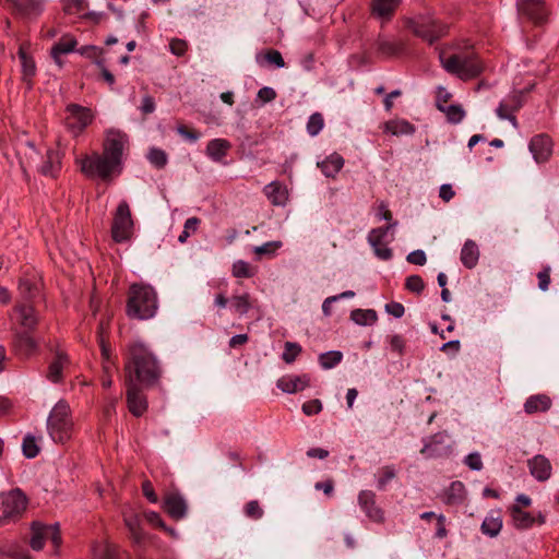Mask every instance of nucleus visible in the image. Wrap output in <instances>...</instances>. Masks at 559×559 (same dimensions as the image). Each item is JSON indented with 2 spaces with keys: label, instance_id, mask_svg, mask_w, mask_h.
I'll use <instances>...</instances> for the list:
<instances>
[{
  "label": "nucleus",
  "instance_id": "nucleus-1",
  "mask_svg": "<svg viewBox=\"0 0 559 559\" xmlns=\"http://www.w3.org/2000/svg\"><path fill=\"white\" fill-rule=\"evenodd\" d=\"M163 370L155 354L142 342L129 345L124 361V380H133L144 388L158 384Z\"/></svg>",
  "mask_w": 559,
  "mask_h": 559
},
{
  "label": "nucleus",
  "instance_id": "nucleus-2",
  "mask_svg": "<svg viewBox=\"0 0 559 559\" xmlns=\"http://www.w3.org/2000/svg\"><path fill=\"white\" fill-rule=\"evenodd\" d=\"M157 310L156 293L150 285L132 284L128 293L127 316L130 319L147 320Z\"/></svg>",
  "mask_w": 559,
  "mask_h": 559
},
{
  "label": "nucleus",
  "instance_id": "nucleus-3",
  "mask_svg": "<svg viewBox=\"0 0 559 559\" xmlns=\"http://www.w3.org/2000/svg\"><path fill=\"white\" fill-rule=\"evenodd\" d=\"M78 164L85 177L90 179L99 178L105 182H111L115 177L122 173V167H119L104 154L97 152L78 159Z\"/></svg>",
  "mask_w": 559,
  "mask_h": 559
},
{
  "label": "nucleus",
  "instance_id": "nucleus-4",
  "mask_svg": "<svg viewBox=\"0 0 559 559\" xmlns=\"http://www.w3.org/2000/svg\"><path fill=\"white\" fill-rule=\"evenodd\" d=\"M47 429L55 442L64 443L72 435L73 420L69 404L59 401L49 414Z\"/></svg>",
  "mask_w": 559,
  "mask_h": 559
},
{
  "label": "nucleus",
  "instance_id": "nucleus-5",
  "mask_svg": "<svg viewBox=\"0 0 559 559\" xmlns=\"http://www.w3.org/2000/svg\"><path fill=\"white\" fill-rule=\"evenodd\" d=\"M442 64L449 73L465 81L477 78L484 71L481 60L475 55H451L442 59Z\"/></svg>",
  "mask_w": 559,
  "mask_h": 559
},
{
  "label": "nucleus",
  "instance_id": "nucleus-6",
  "mask_svg": "<svg viewBox=\"0 0 559 559\" xmlns=\"http://www.w3.org/2000/svg\"><path fill=\"white\" fill-rule=\"evenodd\" d=\"M27 499L19 488L0 493V527L16 522L26 509Z\"/></svg>",
  "mask_w": 559,
  "mask_h": 559
},
{
  "label": "nucleus",
  "instance_id": "nucleus-7",
  "mask_svg": "<svg viewBox=\"0 0 559 559\" xmlns=\"http://www.w3.org/2000/svg\"><path fill=\"white\" fill-rule=\"evenodd\" d=\"M408 27L416 36L423 38L429 44H433L448 32V26L445 24L433 19L429 14L417 15L415 19L408 22Z\"/></svg>",
  "mask_w": 559,
  "mask_h": 559
},
{
  "label": "nucleus",
  "instance_id": "nucleus-8",
  "mask_svg": "<svg viewBox=\"0 0 559 559\" xmlns=\"http://www.w3.org/2000/svg\"><path fill=\"white\" fill-rule=\"evenodd\" d=\"M129 145V136L126 132L119 129H108L105 132L103 143V153L106 157L111 159L116 165L123 168V151Z\"/></svg>",
  "mask_w": 559,
  "mask_h": 559
},
{
  "label": "nucleus",
  "instance_id": "nucleus-9",
  "mask_svg": "<svg viewBox=\"0 0 559 559\" xmlns=\"http://www.w3.org/2000/svg\"><path fill=\"white\" fill-rule=\"evenodd\" d=\"M133 219L129 203L126 200L120 201L112 218L111 237L116 242L129 240L133 231Z\"/></svg>",
  "mask_w": 559,
  "mask_h": 559
},
{
  "label": "nucleus",
  "instance_id": "nucleus-10",
  "mask_svg": "<svg viewBox=\"0 0 559 559\" xmlns=\"http://www.w3.org/2000/svg\"><path fill=\"white\" fill-rule=\"evenodd\" d=\"M67 112L66 126L74 135L82 133L94 119V115L90 108L78 104L68 105Z\"/></svg>",
  "mask_w": 559,
  "mask_h": 559
},
{
  "label": "nucleus",
  "instance_id": "nucleus-11",
  "mask_svg": "<svg viewBox=\"0 0 559 559\" xmlns=\"http://www.w3.org/2000/svg\"><path fill=\"white\" fill-rule=\"evenodd\" d=\"M124 385L129 412L135 417H141L147 409V399L143 393L145 388L131 379L124 380Z\"/></svg>",
  "mask_w": 559,
  "mask_h": 559
},
{
  "label": "nucleus",
  "instance_id": "nucleus-12",
  "mask_svg": "<svg viewBox=\"0 0 559 559\" xmlns=\"http://www.w3.org/2000/svg\"><path fill=\"white\" fill-rule=\"evenodd\" d=\"M38 349L37 342L32 337L31 332L17 331L14 334L13 352L22 358L27 359L32 357Z\"/></svg>",
  "mask_w": 559,
  "mask_h": 559
},
{
  "label": "nucleus",
  "instance_id": "nucleus-13",
  "mask_svg": "<svg viewBox=\"0 0 559 559\" xmlns=\"http://www.w3.org/2000/svg\"><path fill=\"white\" fill-rule=\"evenodd\" d=\"M519 11L535 24H542L546 21L547 11L544 0H522L519 3Z\"/></svg>",
  "mask_w": 559,
  "mask_h": 559
},
{
  "label": "nucleus",
  "instance_id": "nucleus-14",
  "mask_svg": "<svg viewBox=\"0 0 559 559\" xmlns=\"http://www.w3.org/2000/svg\"><path fill=\"white\" fill-rule=\"evenodd\" d=\"M447 437L444 432H438L431 436L428 441L425 442L420 453L428 459L448 455L450 453V447L445 444Z\"/></svg>",
  "mask_w": 559,
  "mask_h": 559
},
{
  "label": "nucleus",
  "instance_id": "nucleus-15",
  "mask_svg": "<svg viewBox=\"0 0 559 559\" xmlns=\"http://www.w3.org/2000/svg\"><path fill=\"white\" fill-rule=\"evenodd\" d=\"M358 503L366 515L376 523L384 521V512L376 504V495L371 490H362L358 495Z\"/></svg>",
  "mask_w": 559,
  "mask_h": 559
},
{
  "label": "nucleus",
  "instance_id": "nucleus-16",
  "mask_svg": "<svg viewBox=\"0 0 559 559\" xmlns=\"http://www.w3.org/2000/svg\"><path fill=\"white\" fill-rule=\"evenodd\" d=\"M17 314V322L24 329L23 331L32 332L36 329L39 317L31 302H22L14 307Z\"/></svg>",
  "mask_w": 559,
  "mask_h": 559
},
{
  "label": "nucleus",
  "instance_id": "nucleus-17",
  "mask_svg": "<svg viewBox=\"0 0 559 559\" xmlns=\"http://www.w3.org/2000/svg\"><path fill=\"white\" fill-rule=\"evenodd\" d=\"M164 511L174 520H181L187 514V502L179 492H169L165 496Z\"/></svg>",
  "mask_w": 559,
  "mask_h": 559
},
{
  "label": "nucleus",
  "instance_id": "nucleus-18",
  "mask_svg": "<svg viewBox=\"0 0 559 559\" xmlns=\"http://www.w3.org/2000/svg\"><path fill=\"white\" fill-rule=\"evenodd\" d=\"M531 475L540 483L551 477L552 466L550 461L543 454H536L527 461Z\"/></svg>",
  "mask_w": 559,
  "mask_h": 559
},
{
  "label": "nucleus",
  "instance_id": "nucleus-19",
  "mask_svg": "<svg viewBox=\"0 0 559 559\" xmlns=\"http://www.w3.org/2000/svg\"><path fill=\"white\" fill-rule=\"evenodd\" d=\"M530 151L537 163L546 162L552 152V143L548 135H535L530 142Z\"/></svg>",
  "mask_w": 559,
  "mask_h": 559
},
{
  "label": "nucleus",
  "instance_id": "nucleus-20",
  "mask_svg": "<svg viewBox=\"0 0 559 559\" xmlns=\"http://www.w3.org/2000/svg\"><path fill=\"white\" fill-rule=\"evenodd\" d=\"M310 384V377L308 374L301 376H284L276 382V386L285 393H297L302 391Z\"/></svg>",
  "mask_w": 559,
  "mask_h": 559
},
{
  "label": "nucleus",
  "instance_id": "nucleus-21",
  "mask_svg": "<svg viewBox=\"0 0 559 559\" xmlns=\"http://www.w3.org/2000/svg\"><path fill=\"white\" fill-rule=\"evenodd\" d=\"M5 2L10 4L14 13L24 17L38 16L43 11L40 0H5Z\"/></svg>",
  "mask_w": 559,
  "mask_h": 559
},
{
  "label": "nucleus",
  "instance_id": "nucleus-22",
  "mask_svg": "<svg viewBox=\"0 0 559 559\" xmlns=\"http://www.w3.org/2000/svg\"><path fill=\"white\" fill-rule=\"evenodd\" d=\"M76 44H78V41L72 35H70V34L63 35L59 39V41H57L51 47V51H50L51 58L59 67H62L63 62H62L60 56L63 53H70V52L74 51Z\"/></svg>",
  "mask_w": 559,
  "mask_h": 559
},
{
  "label": "nucleus",
  "instance_id": "nucleus-23",
  "mask_svg": "<svg viewBox=\"0 0 559 559\" xmlns=\"http://www.w3.org/2000/svg\"><path fill=\"white\" fill-rule=\"evenodd\" d=\"M513 525L516 530H528L535 524V516L522 510L519 504H513L509 508Z\"/></svg>",
  "mask_w": 559,
  "mask_h": 559
},
{
  "label": "nucleus",
  "instance_id": "nucleus-24",
  "mask_svg": "<svg viewBox=\"0 0 559 559\" xmlns=\"http://www.w3.org/2000/svg\"><path fill=\"white\" fill-rule=\"evenodd\" d=\"M401 2L402 0H372L371 13L377 17L390 20Z\"/></svg>",
  "mask_w": 559,
  "mask_h": 559
},
{
  "label": "nucleus",
  "instance_id": "nucleus-25",
  "mask_svg": "<svg viewBox=\"0 0 559 559\" xmlns=\"http://www.w3.org/2000/svg\"><path fill=\"white\" fill-rule=\"evenodd\" d=\"M69 364L68 355L63 352H56L55 358L49 364L47 378L53 383L62 380V370Z\"/></svg>",
  "mask_w": 559,
  "mask_h": 559
},
{
  "label": "nucleus",
  "instance_id": "nucleus-26",
  "mask_svg": "<svg viewBox=\"0 0 559 559\" xmlns=\"http://www.w3.org/2000/svg\"><path fill=\"white\" fill-rule=\"evenodd\" d=\"M231 144L225 139H213L206 145V155L214 162H222L230 150Z\"/></svg>",
  "mask_w": 559,
  "mask_h": 559
},
{
  "label": "nucleus",
  "instance_id": "nucleus-27",
  "mask_svg": "<svg viewBox=\"0 0 559 559\" xmlns=\"http://www.w3.org/2000/svg\"><path fill=\"white\" fill-rule=\"evenodd\" d=\"M551 407V400L546 394H536L530 396L525 404L524 411L526 414H534L537 412H547Z\"/></svg>",
  "mask_w": 559,
  "mask_h": 559
},
{
  "label": "nucleus",
  "instance_id": "nucleus-28",
  "mask_svg": "<svg viewBox=\"0 0 559 559\" xmlns=\"http://www.w3.org/2000/svg\"><path fill=\"white\" fill-rule=\"evenodd\" d=\"M465 499V486L462 481L455 480L444 491L443 502L449 506L461 504Z\"/></svg>",
  "mask_w": 559,
  "mask_h": 559
},
{
  "label": "nucleus",
  "instance_id": "nucleus-29",
  "mask_svg": "<svg viewBox=\"0 0 559 559\" xmlns=\"http://www.w3.org/2000/svg\"><path fill=\"white\" fill-rule=\"evenodd\" d=\"M502 528V519L499 511H491L483 521L480 531L484 535L496 537Z\"/></svg>",
  "mask_w": 559,
  "mask_h": 559
},
{
  "label": "nucleus",
  "instance_id": "nucleus-30",
  "mask_svg": "<svg viewBox=\"0 0 559 559\" xmlns=\"http://www.w3.org/2000/svg\"><path fill=\"white\" fill-rule=\"evenodd\" d=\"M479 259L478 246L474 240H466L461 250V262L467 269L476 266Z\"/></svg>",
  "mask_w": 559,
  "mask_h": 559
},
{
  "label": "nucleus",
  "instance_id": "nucleus-31",
  "mask_svg": "<svg viewBox=\"0 0 559 559\" xmlns=\"http://www.w3.org/2000/svg\"><path fill=\"white\" fill-rule=\"evenodd\" d=\"M344 166V158L337 154L333 153L329 157H326L321 163H318V167H320L321 171L326 176L334 178L340 170Z\"/></svg>",
  "mask_w": 559,
  "mask_h": 559
},
{
  "label": "nucleus",
  "instance_id": "nucleus-32",
  "mask_svg": "<svg viewBox=\"0 0 559 559\" xmlns=\"http://www.w3.org/2000/svg\"><path fill=\"white\" fill-rule=\"evenodd\" d=\"M264 193L273 205H284L287 201V190L278 181L266 185Z\"/></svg>",
  "mask_w": 559,
  "mask_h": 559
},
{
  "label": "nucleus",
  "instance_id": "nucleus-33",
  "mask_svg": "<svg viewBox=\"0 0 559 559\" xmlns=\"http://www.w3.org/2000/svg\"><path fill=\"white\" fill-rule=\"evenodd\" d=\"M60 169V157L53 150H48L46 160L39 167L38 171L46 177L55 178Z\"/></svg>",
  "mask_w": 559,
  "mask_h": 559
},
{
  "label": "nucleus",
  "instance_id": "nucleus-34",
  "mask_svg": "<svg viewBox=\"0 0 559 559\" xmlns=\"http://www.w3.org/2000/svg\"><path fill=\"white\" fill-rule=\"evenodd\" d=\"M255 61L259 66L265 64L274 66L275 68H284L285 61L282 53L276 49H267L265 52H259L255 55Z\"/></svg>",
  "mask_w": 559,
  "mask_h": 559
},
{
  "label": "nucleus",
  "instance_id": "nucleus-35",
  "mask_svg": "<svg viewBox=\"0 0 559 559\" xmlns=\"http://www.w3.org/2000/svg\"><path fill=\"white\" fill-rule=\"evenodd\" d=\"M17 56H19V58L21 60V64H22V74H23L22 78L25 82L28 83V85L31 87L32 86L31 81H32L33 76L36 74L35 61L31 56H28L26 53L25 49L22 46L19 48Z\"/></svg>",
  "mask_w": 559,
  "mask_h": 559
},
{
  "label": "nucleus",
  "instance_id": "nucleus-36",
  "mask_svg": "<svg viewBox=\"0 0 559 559\" xmlns=\"http://www.w3.org/2000/svg\"><path fill=\"white\" fill-rule=\"evenodd\" d=\"M384 131L393 135H409L415 132V127L407 120H389L384 123Z\"/></svg>",
  "mask_w": 559,
  "mask_h": 559
},
{
  "label": "nucleus",
  "instance_id": "nucleus-37",
  "mask_svg": "<svg viewBox=\"0 0 559 559\" xmlns=\"http://www.w3.org/2000/svg\"><path fill=\"white\" fill-rule=\"evenodd\" d=\"M19 292L26 302H29L39 293L37 281L27 276L21 277L19 281Z\"/></svg>",
  "mask_w": 559,
  "mask_h": 559
},
{
  "label": "nucleus",
  "instance_id": "nucleus-38",
  "mask_svg": "<svg viewBox=\"0 0 559 559\" xmlns=\"http://www.w3.org/2000/svg\"><path fill=\"white\" fill-rule=\"evenodd\" d=\"M350 319L358 325H368L377 322L378 314L373 309H354Z\"/></svg>",
  "mask_w": 559,
  "mask_h": 559
},
{
  "label": "nucleus",
  "instance_id": "nucleus-39",
  "mask_svg": "<svg viewBox=\"0 0 559 559\" xmlns=\"http://www.w3.org/2000/svg\"><path fill=\"white\" fill-rule=\"evenodd\" d=\"M47 539L45 525L39 522H33L32 524V537L29 540V546L33 550H41Z\"/></svg>",
  "mask_w": 559,
  "mask_h": 559
},
{
  "label": "nucleus",
  "instance_id": "nucleus-40",
  "mask_svg": "<svg viewBox=\"0 0 559 559\" xmlns=\"http://www.w3.org/2000/svg\"><path fill=\"white\" fill-rule=\"evenodd\" d=\"M124 524L128 527L131 538L134 543L141 544L145 539V534L140 526V519L132 514L124 518Z\"/></svg>",
  "mask_w": 559,
  "mask_h": 559
},
{
  "label": "nucleus",
  "instance_id": "nucleus-41",
  "mask_svg": "<svg viewBox=\"0 0 559 559\" xmlns=\"http://www.w3.org/2000/svg\"><path fill=\"white\" fill-rule=\"evenodd\" d=\"M438 109L441 112H444L448 120L452 123L461 122L465 116V111L461 105L452 104V105L447 106V105L438 104Z\"/></svg>",
  "mask_w": 559,
  "mask_h": 559
},
{
  "label": "nucleus",
  "instance_id": "nucleus-42",
  "mask_svg": "<svg viewBox=\"0 0 559 559\" xmlns=\"http://www.w3.org/2000/svg\"><path fill=\"white\" fill-rule=\"evenodd\" d=\"M397 225V222L389 223L386 226L378 227L371 229L368 235V242L371 247L381 246L383 243V239L388 235L389 230L394 228Z\"/></svg>",
  "mask_w": 559,
  "mask_h": 559
},
{
  "label": "nucleus",
  "instance_id": "nucleus-43",
  "mask_svg": "<svg viewBox=\"0 0 559 559\" xmlns=\"http://www.w3.org/2000/svg\"><path fill=\"white\" fill-rule=\"evenodd\" d=\"M343 354L340 350H330L319 356V362L323 369L334 368L342 361Z\"/></svg>",
  "mask_w": 559,
  "mask_h": 559
},
{
  "label": "nucleus",
  "instance_id": "nucleus-44",
  "mask_svg": "<svg viewBox=\"0 0 559 559\" xmlns=\"http://www.w3.org/2000/svg\"><path fill=\"white\" fill-rule=\"evenodd\" d=\"M378 50L388 57H392L400 55L404 50V46L402 43L379 39Z\"/></svg>",
  "mask_w": 559,
  "mask_h": 559
},
{
  "label": "nucleus",
  "instance_id": "nucleus-45",
  "mask_svg": "<svg viewBox=\"0 0 559 559\" xmlns=\"http://www.w3.org/2000/svg\"><path fill=\"white\" fill-rule=\"evenodd\" d=\"M231 306L234 307L235 311L240 316L248 313V311L252 307L250 295L243 294L239 296H233Z\"/></svg>",
  "mask_w": 559,
  "mask_h": 559
},
{
  "label": "nucleus",
  "instance_id": "nucleus-46",
  "mask_svg": "<svg viewBox=\"0 0 559 559\" xmlns=\"http://www.w3.org/2000/svg\"><path fill=\"white\" fill-rule=\"evenodd\" d=\"M22 451L25 457L34 459L39 454V447L36 442V439L32 435H27L23 439Z\"/></svg>",
  "mask_w": 559,
  "mask_h": 559
},
{
  "label": "nucleus",
  "instance_id": "nucleus-47",
  "mask_svg": "<svg viewBox=\"0 0 559 559\" xmlns=\"http://www.w3.org/2000/svg\"><path fill=\"white\" fill-rule=\"evenodd\" d=\"M233 275L238 278H250L254 275V270L248 262L238 260L233 264Z\"/></svg>",
  "mask_w": 559,
  "mask_h": 559
},
{
  "label": "nucleus",
  "instance_id": "nucleus-48",
  "mask_svg": "<svg viewBox=\"0 0 559 559\" xmlns=\"http://www.w3.org/2000/svg\"><path fill=\"white\" fill-rule=\"evenodd\" d=\"M323 116L320 112H314L308 119L307 132L312 136L318 135L320 131L323 129Z\"/></svg>",
  "mask_w": 559,
  "mask_h": 559
},
{
  "label": "nucleus",
  "instance_id": "nucleus-49",
  "mask_svg": "<svg viewBox=\"0 0 559 559\" xmlns=\"http://www.w3.org/2000/svg\"><path fill=\"white\" fill-rule=\"evenodd\" d=\"M147 158L152 165H154L156 168L162 169L167 164V154L165 151L160 148H151L148 152Z\"/></svg>",
  "mask_w": 559,
  "mask_h": 559
},
{
  "label": "nucleus",
  "instance_id": "nucleus-50",
  "mask_svg": "<svg viewBox=\"0 0 559 559\" xmlns=\"http://www.w3.org/2000/svg\"><path fill=\"white\" fill-rule=\"evenodd\" d=\"M497 116L502 120H509L514 127L518 126L516 117L512 115V106L509 102H501L496 109Z\"/></svg>",
  "mask_w": 559,
  "mask_h": 559
},
{
  "label": "nucleus",
  "instance_id": "nucleus-51",
  "mask_svg": "<svg viewBox=\"0 0 559 559\" xmlns=\"http://www.w3.org/2000/svg\"><path fill=\"white\" fill-rule=\"evenodd\" d=\"M282 241H269V242H265L261 246H257L253 248V252L261 257V255H267V257H273L276 252V250H278L281 247H282Z\"/></svg>",
  "mask_w": 559,
  "mask_h": 559
},
{
  "label": "nucleus",
  "instance_id": "nucleus-52",
  "mask_svg": "<svg viewBox=\"0 0 559 559\" xmlns=\"http://www.w3.org/2000/svg\"><path fill=\"white\" fill-rule=\"evenodd\" d=\"M300 352H301V346L299 344L293 343V342H286L285 350L282 355V359L286 364H292L296 360V358L300 354Z\"/></svg>",
  "mask_w": 559,
  "mask_h": 559
},
{
  "label": "nucleus",
  "instance_id": "nucleus-53",
  "mask_svg": "<svg viewBox=\"0 0 559 559\" xmlns=\"http://www.w3.org/2000/svg\"><path fill=\"white\" fill-rule=\"evenodd\" d=\"M405 288L415 294H421L425 288V283L419 275H411L406 277Z\"/></svg>",
  "mask_w": 559,
  "mask_h": 559
},
{
  "label": "nucleus",
  "instance_id": "nucleus-54",
  "mask_svg": "<svg viewBox=\"0 0 559 559\" xmlns=\"http://www.w3.org/2000/svg\"><path fill=\"white\" fill-rule=\"evenodd\" d=\"M145 518L150 524L153 526L160 527L162 530L168 532L171 536L176 535V532L174 528H170L166 526L165 522L160 518V515L157 512L151 511L145 514Z\"/></svg>",
  "mask_w": 559,
  "mask_h": 559
},
{
  "label": "nucleus",
  "instance_id": "nucleus-55",
  "mask_svg": "<svg viewBox=\"0 0 559 559\" xmlns=\"http://www.w3.org/2000/svg\"><path fill=\"white\" fill-rule=\"evenodd\" d=\"M245 514L253 520H259L263 516L264 511L258 500H251L245 506Z\"/></svg>",
  "mask_w": 559,
  "mask_h": 559
},
{
  "label": "nucleus",
  "instance_id": "nucleus-56",
  "mask_svg": "<svg viewBox=\"0 0 559 559\" xmlns=\"http://www.w3.org/2000/svg\"><path fill=\"white\" fill-rule=\"evenodd\" d=\"M86 5V0H64V12L69 14L80 13L85 10Z\"/></svg>",
  "mask_w": 559,
  "mask_h": 559
},
{
  "label": "nucleus",
  "instance_id": "nucleus-57",
  "mask_svg": "<svg viewBox=\"0 0 559 559\" xmlns=\"http://www.w3.org/2000/svg\"><path fill=\"white\" fill-rule=\"evenodd\" d=\"M45 531L47 535V539H50L53 544L55 548L58 549L61 545V535L59 531L58 524L55 525H45Z\"/></svg>",
  "mask_w": 559,
  "mask_h": 559
},
{
  "label": "nucleus",
  "instance_id": "nucleus-58",
  "mask_svg": "<svg viewBox=\"0 0 559 559\" xmlns=\"http://www.w3.org/2000/svg\"><path fill=\"white\" fill-rule=\"evenodd\" d=\"M322 411V403L320 400H310L302 404V412L307 416L319 414Z\"/></svg>",
  "mask_w": 559,
  "mask_h": 559
},
{
  "label": "nucleus",
  "instance_id": "nucleus-59",
  "mask_svg": "<svg viewBox=\"0 0 559 559\" xmlns=\"http://www.w3.org/2000/svg\"><path fill=\"white\" fill-rule=\"evenodd\" d=\"M169 48H170L171 53H174L175 56L181 57L186 53V51L188 49V44L183 39L174 38L169 43Z\"/></svg>",
  "mask_w": 559,
  "mask_h": 559
},
{
  "label": "nucleus",
  "instance_id": "nucleus-60",
  "mask_svg": "<svg viewBox=\"0 0 559 559\" xmlns=\"http://www.w3.org/2000/svg\"><path fill=\"white\" fill-rule=\"evenodd\" d=\"M395 477V471L393 467L385 466L382 469L381 476L378 478V488L383 490L386 484Z\"/></svg>",
  "mask_w": 559,
  "mask_h": 559
},
{
  "label": "nucleus",
  "instance_id": "nucleus-61",
  "mask_svg": "<svg viewBox=\"0 0 559 559\" xmlns=\"http://www.w3.org/2000/svg\"><path fill=\"white\" fill-rule=\"evenodd\" d=\"M538 287L540 290L546 292L550 284V266H544L537 274Z\"/></svg>",
  "mask_w": 559,
  "mask_h": 559
},
{
  "label": "nucleus",
  "instance_id": "nucleus-62",
  "mask_svg": "<svg viewBox=\"0 0 559 559\" xmlns=\"http://www.w3.org/2000/svg\"><path fill=\"white\" fill-rule=\"evenodd\" d=\"M406 261L415 265H424L427 261L426 253L420 249L414 250L407 254Z\"/></svg>",
  "mask_w": 559,
  "mask_h": 559
},
{
  "label": "nucleus",
  "instance_id": "nucleus-63",
  "mask_svg": "<svg viewBox=\"0 0 559 559\" xmlns=\"http://www.w3.org/2000/svg\"><path fill=\"white\" fill-rule=\"evenodd\" d=\"M78 52L85 58L94 59L103 53V49L97 46L86 45L78 49Z\"/></svg>",
  "mask_w": 559,
  "mask_h": 559
},
{
  "label": "nucleus",
  "instance_id": "nucleus-64",
  "mask_svg": "<svg viewBox=\"0 0 559 559\" xmlns=\"http://www.w3.org/2000/svg\"><path fill=\"white\" fill-rule=\"evenodd\" d=\"M3 555H7L8 557L12 559H32L29 554L21 548L14 547L9 550H0Z\"/></svg>",
  "mask_w": 559,
  "mask_h": 559
}]
</instances>
